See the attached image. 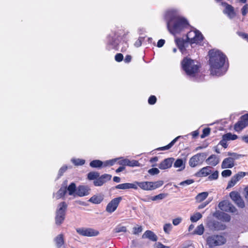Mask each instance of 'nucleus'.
I'll use <instances>...</instances> for the list:
<instances>
[{"mask_svg":"<svg viewBox=\"0 0 248 248\" xmlns=\"http://www.w3.org/2000/svg\"><path fill=\"white\" fill-rule=\"evenodd\" d=\"M241 36L243 38L246 39L248 42V35L245 33H241Z\"/></svg>","mask_w":248,"mask_h":248,"instance_id":"obj_64","label":"nucleus"},{"mask_svg":"<svg viewBox=\"0 0 248 248\" xmlns=\"http://www.w3.org/2000/svg\"><path fill=\"white\" fill-rule=\"evenodd\" d=\"M77 189L76 184L72 183L66 188V192H68L69 195L75 197L77 196Z\"/></svg>","mask_w":248,"mask_h":248,"instance_id":"obj_25","label":"nucleus"},{"mask_svg":"<svg viewBox=\"0 0 248 248\" xmlns=\"http://www.w3.org/2000/svg\"><path fill=\"white\" fill-rule=\"evenodd\" d=\"M165 197V195L164 194H160L155 196H154L151 198L152 201H156L158 200H162Z\"/></svg>","mask_w":248,"mask_h":248,"instance_id":"obj_45","label":"nucleus"},{"mask_svg":"<svg viewBox=\"0 0 248 248\" xmlns=\"http://www.w3.org/2000/svg\"><path fill=\"white\" fill-rule=\"evenodd\" d=\"M246 175V173L240 171L233 176L229 182L227 188L233 187L236 183Z\"/></svg>","mask_w":248,"mask_h":248,"instance_id":"obj_15","label":"nucleus"},{"mask_svg":"<svg viewBox=\"0 0 248 248\" xmlns=\"http://www.w3.org/2000/svg\"><path fill=\"white\" fill-rule=\"evenodd\" d=\"M174 159L173 158H168L163 160L158 165L161 170H166L170 168L173 163Z\"/></svg>","mask_w":248,"mask_h":248,"instance_id":"obj_19","label":"nucleus"},{"mask_svg":"<svg viewBox=\"0 0 248 248\" xmlns=\"http://www.w3.org/2000/svg\"><path fill=\"white\" fill-rule=\"evenodd\" d=\"M202 217V215L199 212L195 213L190 217V221L196 222Z\"/></svg>","mask_w":248,"mask_h":248,"instance_id":"obj_35","label":"nucleus"},{"mask_svg":"<svg viewBox=\"0 0 248 248\" xmlns=\"http://www.w3.org/2000/svg\"><path fill=\"white\" fill-rule=\"evenodd\" d=\"M222 218L223 221H229L230 220V216L226 213H222L221 214Z\"/></svg>","mask_w":248,"mask_h":248,"instance_id":"obj_50","label":"nucleus"},{"mask_svg":"<svg viewBox=\"0 0 248 248\" xmlns=\"http://www.w3.org/2000/svg\"><path fill=\"white\" fill-rule=\"evenodd\" d=\"M174 167L178 168V171H182L185 168V163L183 159H177L174 163Z\"/></svg>","mask_w":248,"mask_h":248,"instance_id":"obj_26","label":"nucleus"},{"mask_svg":"<svg viewBox=\"0 0 248 248\" xmlns=\"http://www.w3.org/2000/svg\"><path fill=\"white\" fill-rule=\"evenodd\" d=\"M219 162V159L218 157L215 155H210L206 160V164L212 166H216Z\"/></svg>","mask_w":248,"mask_h":248,"instance_id":"obj_23","label":"nucleus"},{"mask_svg":"<svg viewBox=\"0 0 248 248\" xmlns=\"http://www.w3.org/2000/svg\"><path fill=\"white\" fill-rule=\"evenodd\" d=\"M141 44L142 43L141 40L138 39L135 42L134 45L136 47H139L141 45Z\"/></svg>","mask_w":248,"mask_h":248,"instance_id":"obj_56","label":"nucleus"},{"mask_svg":"<svg viewBox=\"0 0 248 248\" xmlns=\"http://www.w3.org/2000/svg\"><path fill=\"white\" fill-rule=\"evenodd\" d=\"M206 242L210 247H213L224 244L226 239L221 235H213L207 238Z\"/></svg>","mask_w":248,"mask_h":248,"instance_id":"obj_6","label":"nucleus"},{"mask_svg":"<svg viewBox=\"0 0 248 248\" xmlns=\"http://www.w3.org/2000/svg\"><path fill=\"white\" fill-rule=\"evenodd\" d=\"M137 189L140 187L142 190L145 191H151L155 190L163 184L162 181H157L155 182L151 181H137Z\"/></svg>","mask_w":248,"mask_h":248,"instance_id":"obj_4","label":"nucleus"},{"mask_svg":"<svg viewBox=\"0 0 248 248\" xmlns=\"http://www.w3.org/2000/svg\"><path fill=\"white\" fill-rule=\"evenodd\" d=\"M67 166H62L59 170V175L60 176H62V174L66 171V170H67Z\"/></svg>","mask_w":248,"mask_h":248,"instance_id":"obj_53","label":"nucleus"},{"mask_svg":"<svg viewBox=\"0 0 248 248\" xmlns=\"http://www.w3.org/2000/svg\"><path fill=\"white\" fill-rule=\"evenodd\" d=\"M233 157H229L225 158L222 162V169L232 168L234 166V161L238 158L240 156L236 154H232Z\"/></svg>","mask_w":248,"mask_h":248,"instance_id":"obj_11","label":"nucleus"},{"mask_svg":"<svg viewBox=\"0 0 248 248\" xmlns=\"http://www.w3.org/2000/svg\"><path fill=\"white\" fill-rule=\"evenodd\" d=\"M156 101V97L154 95L151 96L148 99V103L151 105H153L155 103Z\"/></svg>","mask_w":248,"mask_h":248,"instance_id":"obj_49","label":"nucleus"},{"mask_svg":"<svg viewBox=\"0 0 248 248\" xmlns=\"http://www.w3.org/2000/svg\"><path fill=\"white\" fill-rule=\"evenodd\" d=\"M158 161V158L157 157H153L152 158L150 159V162L152 163V162H157Z\"/></svg>","mask_w":248,"mask_h":248,"instance_id":"obj_61","label":"nucleus"},{"mask_svg":"<svg viewBox=\"0 0 248 248\" xmlns=\"http://www.w3.org/2000/svg\"><path fill=\"white\" fill-rule=\"evenodd\" d=\"M111 176L109 174H105L100 177H98L93 181V184L95 186H101L106 182L110 180Z\"/></svg>","mask_w":248,"mask_h":248,"instance_id":"obj_17","label":"nucleus"},{"mask_svg":"<svg viewBox=\"0 0 248 248\" xmlns=\"http://www.w3.org/2000/svg\"><path fill=\"white\" fill-rule=\"evenodd\" d=\"M182 66L187 75L194 76L199 71V65L198 63L190 59L185 58L182 62Z\"/></svg>","mask_w":248,"mask_h":248,"instance_id":"obj_3","label":"nucleus"},{"mask_svg":"<svg viewBox=\"0 0 248 248\" xmlns=\"http://www.w3.org/2000/svg\"><path fill=\"white\" fill-rule=\"evenodd\" d=\"M155 248H170L169 247L165 246L160 243H156L155 245Z\"/></svg>","mask_w":248,"mask_h":248,"instance_id":"obj_54","label":"nucleus"},{"mask_svg":"<svg viewBox=\"0 0 248 248\" xmlns=\"http://www.w3.org/2000/svg\"><path fill=\"white\" fill-rule=\"evenodd\" d=\"M122 198L119 197L112 199L107 205L106 210L107 212L112 213L114 212L118 206Z\"/></svg>","mask_w":248,"mask_h":248,"instance_id":"obj_12","label":"nucleus"},{"mask_svg":"<svg viewBox=\"0 0 248 248\" xmlns=\"http://www.w3.org/2000/svg\"><path fill=\"white\" fill-rule=\"evenodd\" d=\"M66 193V188L65 187H61L59 190L54 195V197L57 199H59L63 196Z\"/></svg>","mask_w":248,"mask_h":248,"instance_id":"obj_27","label":"nucleus"},{"mask_svg":"<svg viewBox=\"0 0 248 248\" xmlns=\"http://www.w3.org/2000/svg\"><path fill=\"white\" fill-rule=\"evenodd\" d=\"M142 227L141 226L137 225L133 229V233L134 234H138L142 231Z\"/></svg>","mask_w":248,"mask_h":248,"instance_id":"obj_39","label":"nucleus"},{"mask_svg":"<svg viewBox=\"0 0 248 248\" xmlns=\"http://www.w3.org/2000/svg\"><path fill=\"white\" fill-rule=\"evenodd\" d=\"M223 136L224 137V138H225L227 140H235L238 138L237 135L232 134L231 133L224 135Z\"/></svg>","mask_w":248,"mask_h":248,"instance_id":"obj_36","label":"nucleus"},{"mask_svg":"<svg viewBox=\"0 0 248 248\" xmlns=\"http://www.w3.org/2000/svg\"><path fill=\"white\" fill-rule=\"evenodd\" d=\"M165 18L168 30L173 34L180 32L189 25L187 21L181 16L176 9L168 10L166 13Z\"/></svg>","mask_w":248,"mask_h":248,"instance_id":"obj_1","label":"nucleus"},{"mask_svg":"<svg viewBox=\"0 0 248 248\" xmlns=\"http://www.w3.org/2000/svg\"><path fill=\"white\" fill-rule=\"evenodd\" d=\"M232 174V171L230 170H225L222 171L221 175L224 177H226L231 176Z\"/></svg>","mask_w":248,"mask_h":248,"instance_id":"obj_47","label":"nucleus"},{"mask_svg":"<svg viewBox=\"0 0 248 248\" xmlns=\"http://www.w3.org/2000/svg\"><path fill=\"white\" fill-rule=\"evenodd\" d=\"M165 40H163V39H160L159 40L158 42H157V47H162V46H163V45H164L165 44Z\"/></svg>","mask_w":248,"mask_h":248,"instance_id":"obj_55","label":"nucleus"},{"mask_svg":"<svg viewBox=\"0 0 248 248\" xmlns=\"http://www.w3.org/2000/svg\"><path fill=\"white\" fill-rule=\"evenodd\" d=\"M211 168L210 166H206L201 169L196 174L198 177H205L211 173Z\"/></svg>","mask_w":248,"mask_h":248,"instance_id":"obj_22","label":"nucleus"},{"mask_svg":"<svg viewBox=\"0 0 248 248\" xmlns=\"http://www.w3.org/2000/svg\"><path fill=\"white\" fill-rule=\"evenodd\" d=\"M91 189L88 186L80 185L77 187V195L79 197L87 196L90 194Z\"/></svg>","mask_w":248,"mask_h":248,"instance_id":"obj_16","label":"nucleus"},{"mask_svg":"<svg viewBox=\"0 0 248 248\" xmlns=\"http://www.w3.org/2000/svg\"><path fill=\"white\" fill-rule=\"evenodd\" d=\"M90 165L92 168H101L103 166V162L99 160H94L91 161Z\"/></svg>","mask_w":248,"mask_h":248,"instance_id":"obj_34","label":"nucleus"},{"mask_svg":"<svg viewBox=\"0 0 248 248\" xmlns=\"http://www.w3.org/2000/svg\"><path fill=\"white\" fill-rule=\"evenodd\" d=\"M142 238H148L151 241H156L157 240L156 235L152 231H146L142 236Z\"/></svg>","mask_w":248,"mask_h":248,"instance_id":"obj_24","label":"nucleus"},{"mask_svg":"<svg viewBox=\"0 0 248 248\" xmlns=\"http://www.w3.org/2000/svg\"><path fill=\"white\" fill-rule=\"evenodd\" d=\"M124 57L121 53H118L115 56V60L118 62H120L123 60Z\"/></svg>","mask_w":248,"mask_h":248,"instance_id":"obj_51","label":"nucleus"},{"mask_svg":"<svg viewBox=\"0 0 248 248\" xmlns=\"http://www.w3.org/2000/svg\"><path fill=\"white\" fill-rule=\"evenodd\" d=\"M204 231V226L202 224L198 225L192 233L193 234H197V235H201L203 234Z\"/></svg>","mask_w":248,"mask_h":248,"instance_id":"obj_30","label":"nucleus"},{"mask_svg":"<svg viewBox=\"0 0 248 248\" xmlns=\"http://www.w3.org/2000/svg\"><path fill=\"white\" fill-rule=\"evenodd\" d=\"M209 203V202L205 203H202L201 204H200L199 206H198V209H202V208H203L204 207H205V206L208 204Z\"/></svg>","mask_w":248,"mask_h":248,"instance_id":"obj_59","label":"nucleus"},{"mask_svg":"<svg viewBox=\"0 0 248 248\" xmlns=\"http://www.w3.org/2000/svg\"><path fill=\"white\" fill-rule=\"evenodd\" d=\"M99 176V173L97 172H90L88 174V178L89 180H96Z\"/></svg>","mask_w":248,"mask_h":248,"instance_id":"obj_37","label":"nucleus"},{"mask_svg":"<svg viewBox=\"0 0 248 248\" xmlns=\"http://www.w3.org/2000/svg\"><path fill=\"white\" fill-rule=\"evenodd\" d=\"M76 231L79 234L88 237L95 236L99 233L97 230L92 228H77Z\"/></svg>","mask_w":248,"mask_h":248,"instance_id":"obj_9","label":"nucleus"},{"mask_svg":"<svg viewBox=\"0 0 248 248\" xmlns=\"http://www.w3.org/2000/svg\"><path fill=\"white\" fill-rule=\"evenodd\" d=\"M208 193L207 192H203L199 193L196 198L197 202H201L204 200L208 196Z\"/></svg>","mask_w":248,"mask_h":248,"instance_id":"obj_31","label":"nucleus"},{"mask_svg":"<svg viewBox=\"0 0 248 248\" xmlns=\"http://www.w3.org/2000/svg\"><path fill=\"white\" fill-rule=\"evenodd\" d=\"M148 172L151 175H155L158 174L160 172V171L157 168H154L149 169L148 170Z\"/></svg>","mask_w":248,"mask_h":248,"instance_id":"obj_41","label":"nucleus"},{"mask_svg":"<svg viewBox=\"0 0 248 248\" xmlns=\"http://www.w3.org/2000/svg\"><path fill=\"white\" fill-rule=\"evenodd\" d=\"M227 141L224 137H222V140L220 141V144L224 148H226L227 147Z\"/></svg>","mask_w":248,"mask_h":248,"instance_id":"obj_52","label":"nucleus"},{"mask_svg":"<svg viewBox=\"0 0 248 248\" xmlns=\"http://www.w3.org/2000/svg\"><path fill=\"white\" fill-rule=\"evenodd\" d=\"M230 196L232 200L238 207L240 208L245 207V203L238 192L232 191L230 193Z\"/></svg>","mask_w":248,"mask_h":248,"instance_id":"obj_14","label":"nucleus"},{"mask_svg":"<svg viewBox=\"0 0 248 248\" xmlns=\"http://www.w3.org/2000/svg\"><path fill=\"white\" fill-rule=\"evenodd\" d=\"M181 138V136H178L176 138H175L174 139H173L170 143L168 145L162 147L158 149L159 150L164 151L166 150H168L170 149L174 144L177 141V140Z\"/></svg>","mask_w":248,"mask_h":248,"instance_id":"obj_28","label":"nucleus"},{"mask_svg":"<svg viewBox=\"0 0 248 248\" xmlns=\"http://www.w3.org/2000/svg\"><path fill=\"white\" fill-rule=\"evenodd\" d=\"M210 129L209 128H204L203 130L202 134L201 136V138H204L205 137L207 136L210 134Z\"/></svg>","mask_w":248,"mask_h":248,"instance_id":"obj_46","label":"nucleus"},{"mask_svg":"<svg viewBox=\"0 0 248 248\" xmlns=\"http://www.w3.org/2000/svg\"><path fill=\"white\" fill-rule=\"evenodd\" d=\"M172 228L170 223H166L164 225L163 230L166 234H170Z\"/></svg>","mask_w":248,"mask_h":248,"instance_id":"obj_38","label":"nucleus"},{"mask_svg":"<svg viewBox=\"0 0 248 248\" xmlns=\"http://www.w3.org/2000/svg\"><path fill=\"white\" fill-rule=\"evenodd\" d=\"M242 140L245 142L248 143V136H244L242 137Z\"/></svg>","mask_w":248,"mask_h":248,"instance_id":"obj_63","label":"nucleus"},{"mask_svg":"<svg viewBox=\"0 0 248 248\" xmlns=\"http://www.w3.org/2000/svg\"><path fill=\"white\" fill-rule=\"evenodd\" d=\"M209 63L211 73L213 75L220 76L226 71L223 67L226 56L219 50L213 49L209 52Z\"/></svg>","mask_w":248,"mask_h":248,"instance_id":"obj_2","label":"nucleus"},{"mask_svg":"<svg viewBox=\"0 0 248 248\" xmlns=\"http://www.w3.org/2000/svg\"><path fill=\"white\" fill-rule=\"evenodd\" d=\"M103 200V197L101 196H93L92 197L89 201L94 204L100 203Z\"/></svg>","mask_w":248,"mask_h":248,"instance_id":"obj_32","label":"nucleus"},{"mask_svg":"<svg viewBox=\"0 0 248 248\" xmlns=\"http://www.w3.org/2000/svg\"><path fill=\"white\" fill-rule=\"evenodd\" d=\"M223 12L231 19L234 18L236 16V13L234 12L233 7L228 4H226Z\"/></svg>","mask_w":248,"mask_h":248,"instance_id":"obj_21","label":"nucleus"},{"mask_svg":"<svg viewBox=\"0 0 248 248\" xmlns=\"http://www.w3.org/2000/svg\"><path fill=\"white\" fill-rule=\"evenodd\" d=\"M119 164L124 166H128L130 167L139 166L140 163L138 161L132 160H130L128 159H119Z\"/></svg>","mask_w":248,"mask_h":248,"instance_id":"obj_20","label":"nucleus"},{"mask_svg":"<svg viewBox=\"0 0 248 248\" xmlns=\"http://www.w3.org/2000/svg\"><path fill=\"white\" fill-rule=\"evenodd\" d=\"M218 177V172L216 170L209 175L208 177L209 180H214L217 179Z\"/></svg>","mask_w":248,"mask_h":248,"instance_id":"obj_42","label":"nucleus"},{"mask_svg":"<svg viewBox=\"0 0 248 248\" xmlns=\"http://www.w3.org/2000/svg\"><path fill=\"white\" fill-rule=\"evenodd\" d=\"M71 161L75 165H82L85 163V160L83 159H72Z\"/></svg>","mask_w":248,"mask_h":248,"instance_id":"obj_40","label":"nucleus"},{"mask_svg":"<svg viewBox=\"0 0 248 248\" xmlns=\"http://www.w3.org/2000/svg\"><path fill=\"white\" fill-rule=\"evenodd\" d=\"M113 231L114 233L125 232L127 231V229L125 226L119 224L114 229Z\"/></svg>","mask_w":248,"mask_h":248,"instance_id":"obj_33","label":"nucleus"},{"mask_svg":"<svg viewBox=\"0 0 248 248\" xmlns=\"http://www.w3.org/2000/svg\"><path fill=\"white\" fill-rule=\"evenodd\" d=\"M182 221V218L181 217H178L172 220V224L174 226L179 225Z\"/></svg>","mask_w":248,"mask_h":248,"instance_id":"obj_48","label":"nucleus"},{"mask_svg":"<svg viewBox=\"0 0 248 248\" xmlns=\"http://www.w3.org/2000/svg\"><path fill=\"white\" fill-rule=\"evenodd\" d=\"M206 157L205 153H199L192 157L189 160V165L191 167H195L198 165H201Z\"/></svg>","mask_w":248,"mask_h":248,"instance_id":"obj_8","label":"nucleus"},{"mask_svg":"<svg viewBox=\"0 0 248 248\" xmlns=\"http://www.w3.org/2000/svg\"><path fill=\"white\" fill-rule=\"evenodd\" d=\"M193 183H194L193 180H192V179H188V180H185L184 181H183V182H181L179 184V185L183 186H186L192 184Z\"/></svg>","mask_w":248,"mask_h":248,"instance_id":"obj_44","label":"nucleus"},{"mask_svg":"<svg viewBox=\"0 0 248 248\" xmlns=\"http://www.w3.org/2000/svg\"><path fill=\"white\" fill-rule=\"evenodd\" d=\"M56 244L60 248L64 243L63 236L62 234L58 235L55 239Z\"/></svg>","mask_w":248,"mask_h":248,"instance_id":"obj_29","label":"nucleus"},{"mask_svg":"<svg viewBox=\"0 0 248 248\" xmlns=\"http://www.w3.org/2000/svg\"><path fill=\"white\" fill-rule=\"evenodd\" d=\"M113 181L115 182L119 183L120 182V178L119 177L115 176L113 177Z\"/></svg>","mask_w":248,"mask_h":248,"instance_id":"obj_62","label":"nucleus"},{"mask_svg":"<svg viewBox=\"0 0 248 248\" xmlns=\"http://www.w3.org/2000/svg\"><path fill=\"white\" fill-rule=\"evenodd\" d=\"M187 42L190 44H198L202 40L203 37L201 32L197 30L189 31L186 35Z\"/></svg>","mask_w":248,"mask_h":248,"instance_id":"obj_7","label":"nucleus"},{"mask_svg":"<svg viewBox=\"0 0 248 248\" xmlns=\"http://www.w3.org/2000/svg\"><path fill=\"white\" fill-rule=\"evenodd\" d=\"M67 206L65 202H62L58 205L55 217V223L57 225H60L64 220Z\"/></svg>","mask_w":248,"mask_h":248,"instance_id":"obj_5","label":"nucleus"},{"mask_svg":"<svg viewBox=\"0 0 248 248\" xmlns=\"http://www.w3.org/2000/svg\"><path fill=\"white\" fill-rule=\"evenodd\" d=\"M137 181H135L132 183H126L121 184L117 185L116 186L117 189H134L135 190L137 189Z\"/></svg>","mask_w":248,"mask_h":248,"instance_id":"obj_18","label":"nucleus"},{"mask_svg":"<svg viewBox=\"0 0 248 248\" xmlns=\"http://www.w3.org/2000/svg\"><path fill=\"white\" fill-rule=\"evenodd\" d=\"M247 126H248V114L241 117L240 120L235 124L234 128L236 131L239 132Z\"/></svg>","mask_w":248,"mask_h":248,"instance_id":"obj_10","label":"nucleus"},{"mask_svg":"<svg viewBox=\"0 0 248 248\" xmlns=\"http://www.w3.org/2000/svg\"><path fill=\"white\" fill-rule=\"evenodd\" d=\"M131 60V56L130 55H127L125 59H124V61L125 62H129Z\"/></svg>","mask_w":248,"mask_h":248,"instance_id":"obj_58","label":"nucleus"},{"mask_svg":"<svg viewBox=\"0 0 248 248\" xmlns=\"http://www.w3.org/2000/svg\"><path fill=\"white\" fill-rule=\"evenodd\" d=\"M219 208L223 211L235 213L236 209L228 201H223L218 204Z\"/></svg>","mask_w":248,"mask_h":248,"instance_id":"obj_13","label":"nucleus"},{"mask_svg":"<svg viewBox=\"0 0 248 248\" xmlns=\"http://www.w3.org/2000/svg\"><path fill=\"white\" fill-rule=\"evenodd\" d=\"M118 159H119L118 158H115V159H113L111 160H108L109 162V166H112Z\"/></svg>","mask_w":248,"mask_h":248,"instance_id":"obj_57","label":"nucleus"},{"mask_svg":"<svg viewBox=\"0 0 248 248\" xmlns=\"http://www.w3.org/2000/svg\"><path fill=\"white\" fill-rule=\"evenodd\" d=\"M107 166H109V162L108 160H107L106 161H104V162H103V166L102 167H107Z\"/></svg>","mask_w":248,"mask_h":248,"instance_id":"obj_60","label":"nucleus"},{"mask_svg":"<svg viewBox=\"0 0 248 248\" xmlns=\"http://www.w3.org/2000/svg\"><path fill=\"white\" fill-rule=\"evenodd\" d=\"M241 13L243 16H246L248 13V5L245 4L241 9Z\"/></svg>","mask_w":248,"mask_h":248,"instance_id":"obj_43","label":"nucleus"}]
</instances>
